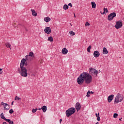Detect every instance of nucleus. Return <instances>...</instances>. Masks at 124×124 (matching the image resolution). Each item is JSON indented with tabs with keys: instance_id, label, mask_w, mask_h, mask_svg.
<instances>
[{
	"instance_id": "obj_1",
	"label": "nucleus",
	"mask_w": 124,
	"mask_h": 124,
	"mask_svg": "<svg viewBox=\"0 0 124 124\" xmlns=\"http://www.w3.org/2000/svg\"><path fill=\"white\" fill-rule=\"evenodd\" d=\"M26 59H22L21 60L20 68H18V73L22 77H28V70L25 66L28 65L27 61H31V58H34V54L33 52H30L28 55L25 56Z\"/></svg>"
},
{
	"instance_id": "obj_2",
	"label": "nucleus",
	"mask_w": 124,
	"mask_h": 124,
	"mask_svg": "<svg viewBox=\"0 0 124 124\" xmlns=\"http://www.w3.org/2000/svg\"><path fill=\"white\" fill-rule=\"evenodd\" d=\"M77 81L78 85H82L84 82L89 85L93 82V76L87 72H84L79 75Z\"/></svg>"
},
{
	"instance_id": "obj_3",
	"label": "nucleus",
	"mask_w": 124,
	"mask_h": 124,
	"mask_svg": "<svg viewBox=\"0 0 124 124\" xmlns=\"http://www.w3.org/2000/svg\"><path fill=\"white\" fill-rule=\"evenodd\" d=\"M124 100V96L123 94L118 93L115 97L114 99V104H116L117 103H119V102H122Z\"/></svg>"
},
{
	"instance_id": "obj_4",
	"label": "nucleus",
	"mask_w": 124,
	"mask_h": 124,
	"mask_svg": "<svg viewBox=\"0 0 124 124\" xmlns=\"http://www.w3.org/2000/svg\"><path fill=\"white\" fill-rule=\"evenodd\" d=\"M88 73L91 76H93L94 77H97V74H98V71L93 68H90L89 69Z\"/></svg>"
},
{
	"instance_id": "obj_5",
	"label": "nucleus",
	"mask_w": 124,
	"mask_h": 124,
	"mask_svg": "<svg viewBox=\"0 0 124 124\" xmlns=\"http://www.w3.org/2000/svg\"><path fill=\"white\" fill-rule=\"evenodd\" d=\"M76 112V109H75V108H70L68 110H66L65 113L66 117H70L71 115L74 114Z\"/></svg>"
},
{
	"instance_id": "obj_6",
	"label": "nucleus",
	"mask_w": 124,
	"mask_h": 124,
	"mask_svg": "<svg viewBox=\"0 0 124 124\" xmlns=\"http://www.w3.org/2000/svg\"><path fill=\"white\" fill-rule=\"evenodd\" d=\"M123 27V22L121 20H119L116 22V25H115V28L116 30H119V29H121Z\"/></svg>"
},
{
	"instance_id": "obj_7",
	"label": "nucleus",
	"mask_w": 124,
	"mask_h": 124,
	"mask_svg": "<svg viewBox=\"0 0 124 124\" xmlns=\"http://www.w3.org/2000/svg\"><path fill=\"white\" fill-rule=\"evenodd\" d=\"M116 13H111L108 16V21H112L114 17H116Z\"/></svg>"
},
{
	"instance_id": "obj_8",
	"label": "nucleus",
	"mask_w": 124,
	"mask_h": 124,
	"mask_svg": "<svg viewBox=\"0 0 124 124\" xmlns=\"http://www.w3.org/2000/svg\"><path fill=\"white\" fill-rule=\"evenodd\" d=\"M44 31L46 32V33H47V34H50L51 33V28L49 27H46L44 29Z\"/></svg>"
},
{
	"instance_id": "obj_9",
	"label": "nucleus",
	"mask_w": 124,
	"mask_h": 124,
	"mask_svg": "<svg viewBox=\"0 0 124 124\" xmlns=\"http://www.w3.org/2000/svg\"><path fill=\"white\" fill-rule=\"evenodd\" d=\"M81 104H80V103L78 102L76 104L75 108L77 111H79V110L81 109Z\"/></svg>"
},
{
	"instance_id": "obj_10",
	"label": "nucleus",
	"mask_w": 124,
	"mask_h": 124,
	"mask_svg": "<svg viewBox=\"0 0 124 124\" xmlns=\"http://www.w3.org/2000/svg\"><path fill=\"white\" fill-rule=\"evenodd\" d=\"M1 105H3L4 106V108L5 110H9V105L4 103L3 102H1Z\"/></svg>"
},
{
	"instance_id": "obj_11",
	"label": "nucleus",
	"mask_w": 124,
	"mask_h": 124,
	"mask_svg": "<svg viewBox=\"0 0 124 124\" xmlns=\"http://www.w3.org/2000/svg\"><path fill=\"white\" fill-rule=\"evenodd\" d=\"M114 99V95H110L108 97V101L109 103Z\"/></svg>"
},
{
	"instance_id": "obj_12",
	"label": "nucleus",
	"mask_w": 124,
	"mask_h": 124,
	"mask_svg": "<svg viewBox=\"0 0 124 124\" xmlns=\"http://www.w3.org/2000/svg\"><path fill=\"white\" fill-rule=\"evenodd\" d=\"M100 55V54L99 53V52L98 51H95L93 52V56L95 57V58H98L99 56Z\"/></svg>"
},
{
	"instance_id": "obj_13",
	"label": "nucleus",
	"mask_w": 124,
	"mask_h": 124,
	"mask_svg": "<svg viewBox=\"0 0 124 124\" xmlns=\"http://www.w3.org/2000/svg\"><path fill=\"white\" fill-rule=\"evenodd\" d=\"M62 52L63 55H66V54L68 53V50L66 49V48H63L62 50Z\"/></svg>"
},
{
	"instance_id": "obj_14",
	"label": "nucleus",
	"mask_w": 124,
	"mask_h": 124,
	"mask_svg": "<svg viewBox=\"0 0 124 124\" xmlns=\"http://www.w3.org/2000/svg\"><path fill=\"white\" fill-rule=\"evenodd\" d=\"M31 11L32 12V15L34 16V17H36L37 16V13L35 12V11L33 9H31Z\"/></svg>"
},
{
	"instance_id": "obj_15",
	"label": "nucleus",
	"mask_w": 124,
	"mask_h": 124,
	"mask_svg": "<svg viewBox=\"0 0 124 124\" xmlns=\"http://www.w3.org/2000/svg\"><path fill=\"white\" fill-rule=\"evenodd\" d=\"M103 54L104 55H107L108 54V50L106 47L103 48Z\"/></svg>"
},
{
	"instance_id": "obj_16",
	"label": "nucleus",
	"mask_w": 124,
	"mask_h": 124,
	"mask_svg": "<svg viewBox=\"0 0 124 124\" xmlns=\"http://www.w3.org/2000/svg\"><path fill=\"white\" fill-rule=\"evenodd\" d=\"M44 20L46 22V23H48V22H50L51 21V18L47 16L46 17H45Z\"/></svg>"
},
{
	"instance_id": "obj_17",
	"label": "nucleus",
	"mask_w": 124,
	"mask_h": 124,
	"mask_svg": "<svg viewBox=\"0 0 124 124\" xmlns=\"http://www.w3.org/2000/svg\"><path fill=\"white\" fill-rule=\"evenodd\" d=\"M41 109L43 110V111L44 112V113H45V112H46V111H47V107H46V106H43L41 108Z\"/></svg>"
},
{
	"instance_id": "obj_18",
	"label": "nucleus",
	"mask_w": 124,
	"mask_h": 124,
	"mask_svg": "<svg viewBox=\"0 0 124 124\" xmlns=\"http://www.w3.org/2000/svg\"><path fill=\"white\" fill-rule=\"evenodd\" d=\"M91 4H92V8H96V4H95V2H91Z\"/></svg>"
},
{
	"instance_id": "obj_19",
	"label": "nucleus",
	"mask_w": 124,
	"mask_h": 124,
	"mask_svg": "<svg viewBox=\"0 0 124 124\" xmlns=\"http://www.w3.org/2000/svg\"><path fill=\"white\" fill-rule=\"evenodd\" d=\"M6 122L7 123H9V124H14V123L13 122V121H11L10 119H6Z\"/></svg>"
},
{
	"instance_id": "obj_20",
	"label": "nucleus",
	"mask_w": 124,
	"mask_h": 124,
	"mask_svg": "<svg viewBox=\"0 0 124 124\" xmlns=\"http://www.w3.org/2000/svg\"><path fill=\"white\" fill-rule=\"evenodd\" d=\"M0 117L1 119H2L3 120H4L5 121H6V120L7 119L4 117V115L3 114V113H2L0 114Z\"/></svg>"
},
{
	"instance_id": "obj_21",
	"label": "nucleus",
	"mask_w": 124,
	"mask_h": 124,
	"mask_svg": "<svg viewBox=\"0 0 124 124\" xmlns=\"http://www.w3.org/2000/svg\"><path fill=\"white\" fill-rule=\"evenodd\" d=\"M6 46L7 47V48H10V49H11V45H10V44H9V43H6L5 44Z\"/></svg>"
},
{
	"instance_id": "obj_22",
	"label": "nucleus",
	"mask_w": 124,
	"mask_h": 124,
	"mask_svg": "<svg viewBox=\"0 0 124 124\" xmlns=\"http://www.w3.org/2000/svg\"><path fill=\"white\" fill-rule=\"evenodd\" d=\"M47 40L50 42H53V41H54V39H53L52 37H48Z\"/></svg>"
},
{
	"instance_id": "obj_23",
	"label": "nucleus",
	"mask_w": 124,
	"mask_h": 124,
	"mask_svg": "<svg viewBox=\"0 0 124 124\" xmlns=\"http://www.w3.org/2000/svg\"><path fill=\"white\" fill-rule=\"evenodd\" d=\"M68 5H67V4H64L63 6V9L64 10H67V9L68 8Z\"/></svg>"
},
{
	"instance_id": "obj_24",
	"label": "nucleus",
	"mask_w": 124,
	"mask_h": 124,
	"mask_svg": "<svg viewBox=\"0 0 124 124\" xmlns=\"http://www.w3.org/2000/svg\"><path fill=\"white\" fill-rule=\"evenodd\" d=\"M91 49H92V46H89L87 48V52H88V53H91Z\"/></svg>"
},
{
	"instance_id": "obj_25",
	"label": "nucleus",
	"mask_w": 124,
	"mask_h": 124,
	"mask_svg": "<svg viewBox=\"0 0 124 124\" xmlns=\"http://www.w3.org/2000/svg\"><path fill=\"white\" fill-rule=\"evenodd\" d=\"M69 34L71 35H72L73 36L74 35H75V32H73V31H69Z\"/></svg>"
},
{
	"instance_id": "obj_26",
	"label": "nucleus",
	"mask_w": 124,
	"mask_h": 124,
	"mask_svg": "<svg viewBox=\"0 0 124 124\" xmlns=\"http://www.w3.org/2000/svg\"><path fill=\"white\" fill-rule=\"evenodd\" d=\"M91 94V92H90V91H89L87 93V95H86V96L87 97H90V95Z\"/></svg>"
},
{
	"instance_id": "obj_27",
	"label": "nucleus",
	"mask_w": 124,
	"mask_h": 124,
	"mask_svg": "<svg viewBox=\"0 0 124 124\" xmlns=\"http://www.w3.org/2000/svg\"><path fill=\"white\" fill-rule=\"evenodd\" d=\"M104 12L105 13H108V9H107V8H104Z\"/></svg>"
},
{
	"instance_id": "obj_28",
	"label": "nucleus",
	"mask_w": 124,
	"mask_h": 124,
	"mask_svg": "<svg viewBox=\"0 0 124 124\" xmlns=\"http://www.w3.org/2000/svg\"><path fill=\"white\" fill-rule=\"evenodd\" d=\"M36 111H37V108H36V109L33 108L32 109V113H35V112H36Z\"/></svg>"
},
{
	"instance_id": "obj_29",
	"label": "nucleus",
	"mask_w": 124,
	"mask_h": 124,
	"mask_svg": "<svg viewBox=\"0 0 124 124\" xmlns=\"http://www.w3.org/2000/svg\"><path fill=\"white\" fill-rule=\"evenodd\" d=\"M113 118H118V114L117 113H114L113 114Z\"/></svg>"
},
{
	"instance_id": "obj_30",
	"label": "nucleus",
	"mask_w": 124,
	"mask_h": 124,
	"mask_svg": "<svg viewBox=\"0 0 124 124\" xmlns=\"http://www.w3.org/2000/svg\"><path fill=\"white\" fill-rule=\"evenodd\" d=\"M9 113L10 114H13V113H14V111L13 109H11L9 110Z\"/></svg>"
},
{
	"instance_id": "obj_31",
	"label": "nucleus",
	"mask_w": 124,
	"mask_h": 124,
	"mask_svg": "<svg viewBox=\"0 0 124 124\" xmlns=\"http://www.w3.org/2000/svg\"><path fill=\"white\" fill-rule=\"evenodd\" d=\"M15 99V100H17H17H20V99H21V98H20L18 96H16Z\"/></svg>"
},
{
	"instance_id": "obj_32",
	"label": "nucleus",
	"mask_w": 124,
	"mask_h": 124,
	"mask_svg": "<svg viewBox=\"0 0 124 124\" xmlns=\"http://www.w3.org/2000/svg\"><path fill=\"white\" fill-rule=\"evenodd\" d=\"M87 26H90V23L88 22H86L85 23V27H87Z\"/></svg>"
},
{
	"instance_id": "obj_33",
	"label": "nucleus",
	"mask_w": 124,
	"mask_h": 124,
	"mask_svg": "<svg viewBox=\"0 0 124 124\" xmlns=\"http://www.w3.org/2000/svg\"><path fill=\"white\" fill-rule=\"evenodd\" d=\"M3 72L2 69L0 68V75L2 74Z\"/></svg>"
},
{
	"instance_id": "obj_34",
	"label": "nucleus",
	"mask_w": 124,
	"mask_h": 124,
	"mask_svg": "<svg viewBox=\"0 0 124 124\" xmlns=\"http://www.w3.org/2000/svg\"><path fill=\"white\" fill-rule=\"evenodd\" d=\"M97 121H98V122L100 121V117L98 116V117H97Z\"/></svg>"
},
{
	"instance_id": "obj_35",
	"label": "nucleus",
	"mask_w": 124,
	"mask_h": 124,
	"mask_svg": "<svg viewBox=\"0 0 124 124\" xmlns=\"http://www.w3.org/2000/svg\"><path fill=\"white\" fill-rule=\"evenodd\" d=\"M95 116L97 118L99 117V113H98V114L97 113H95Z\"/></svg>"
},
{
	"instance_id": "obj_36",
	"label": "nucleus",
	"mask_w": 124,
	"mask_h": 124,
	"mask_svg": "<svg viewBox=\"0 0 124 124\" xmlns=\"http://www.w3.org/2000/svg\"><path fill=\"white\" fill-rule=\"evenodd\" d=\"M68 6H70V7H72V4H71V3H69L68 4Z\"/></svg>"
},
{
	"instance_id": "obj_37",
	"label": "nucleus",
	"mask_w": 124,
	"mask_h": 124,
	"mask_svg": "<svg viewBox=\"0 0 124 124\" xmlns=\"http://www.w3.org/2000/svg\"><path fill=\"white\" fill-rule=\"evenodd\" d=\"M100 13H101V14H102L103 15L105 14V12H104V11L103 12V13L100 12Z\"/></svg>"
},
{
	"instance_id": "obj_38",
	"label": "nucleus",
	"mask_w": 124,
	"mask_h": 124,
	"mask_svg": "<svg viewBox=\"0 0 124 124\" xmlns=\"http://www.w3.org/2000/svg\"><path fill=\"white\" fill-rule=\"evenodd\" d=\"M62 120L60 119V124H61L62 123Z\"/></svg>"
},
{
	"instance_id": "obj_39",
	"label": "nucleus",
	"mask_w": 124,
	"mask_h": 124,
	"mask_svg": "<svg viewBox=\"0 0 124 124\" xmlns=\"http://www.w3.org/2000/svg\"><path fill=\"white\" fill-rule=\"evenodd\" d=\"M90 93H92V94H93L94 93H93V92H92V91H91V92H90Z\"/></svg>"
},
{
	"instance_id": "obj_40",
	"label": "nucleus",
	"mask_w": 124,
	"mask_h": 124,
	"mask_svg": "<svg viewBox=\"0 0 124 124\" xmlns=\"http://www.w3.org/2000/svg\"><path fill=\"white\" fill-rule=\"evenodd\" d=\"M41 108H38V109H37V110H41Z\"/></svg>"
},
{
	"instance_id": "obj_41",
	"label": "nucleus",
	"mask_w": 124,
	"mask_h": 124,
	"mask_svg": "<svg viewBox=\"0 0 124 124\" xmlns=\"http://www.w3.org/2000/svg\"><path fill=\"white\" fill-rule=\"evenodd\" d=\"M122 118H120L119 121H122Z\"/></svg>"
},
{
	"instance_id": "obj_42",
	"label": "nucleus",
	"mask_w": 124,
	"mask_h": 124,
	"mask_svg": "<svg viewBox=\"0 0 124 124\" xmlns=\"http://www.w3.org/2000/svg\"><path fill=\"white\" fill-rule=\"evenodd\" d=\"M74 15L75 18H76V16H75V14H74Z\"/></svg>"
},
{
	"instance_id": "obj_43",
	"label": "nucleus",
	"mask_w": 124,
	"mask_h": 124,
	"mask_svg": "<svg viewBox=\"0 0 124 124\" xmlns=\"http://www.w3.org/2000/svg\"><path fill=\"white\" fill-rule=\"evenodd\" d=\"M6 124V122H4V123H3V124Z\"/></svg>"
},
{
	"instance_id": "obj_44",
	"label": "nucleus",
	"mask_w": 124,
	"mask_h": 124,
	"mask_svg": "<svg viewBox=\"0 0 124 124\" xmlns=\"http://www.w3.org/2000/svg\"><path fill=\"white\" fill-rule=\"evenodd\" d=\"M98 73H100V70L98 72Z\"/></svg>"
},
{
	"instance_id": "obj_45",
	"label": "nucleus",
	"mask_w": 124,
	"mask_h": 124,
	"mask_svg": "<svg viewBox=\"0 0 124 124\" xmlns=\"http://www.w3.org/2000/svg\"><path fill=\"white\" fill-rule=\"evenodd\" d=\"M25 30H26V31H28V29H26Z\"/></svg>"
},
{
	"instance_id": "obj_46",
	"label": "nucleus",
	"mask_w": 124,
	"mask_h": 124,
	"mask_svg": "<svg viewBox=\"0 0 124 124\" xmlns=\"http://www.w3.org/2000/svg\"><path fill=\"white\" fill-rule=\"evenodd\" d=\"M12 105H13V102H12Z\"/></svg>"
},
{
	"instance_id": "obj_47",
	"label": "nucleus",
	"mask_w": 124,
	"mask_h": 124,
	"mask_svg": "<svg viewBox=\"0 0 124 124\" xmlns=\"http://www.w3.org/2000/svg\"><path fill=\"white\" fill-rule=\"evenodd\" d=\"M70 26H72V25L71 23L70 24Z\"/></svg>"
}]
</instances>
